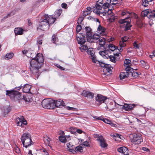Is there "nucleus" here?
<instances>
[{
  "mask_svg": "<svg viewBox=\"0 0 155 155\" xmlns=\"http://www.w3.org/2000/svg\"><path fill=\"white\" fill-rule=\"evenodd\" d=\"M56 19L52 15L49 16L48 15H44L43 20L39 23L38 30L45 31L48 29L50 25L54 23Z\"/></svg>",
  "mask_w": 155,
  "mask_h": 155,
  "instance_id": "obj_1",
  "label": "nucleus"
},
{
  "mask_svg": "<svg viewBox=\"0 0 155 155\" xmlns=\"http://www.w3.org/2000/svg\"><path fill=\"white\" fill-rule=\"evenodd\" d=\"M44 59H31L30 61V69L34 75L38 74L39 70L43 64Z\"/></svg>",
  "mask_w": 155,
  "mask_h": 155,
  "instance_id": "obj_2",
  "label": "nucleus"
},
{
  "mask_svg": "<svg viewBox=\"0 0 155 155\" xmlns=\"http://www.w3.org/2000/svg\"><path fill=\"white\" fill-rule=\"evenodd\" d=\"M6 95L9 97L11 100L15 101H18L19 103H22L23 96L18 91L14 90H6Z\"/></svg>",
  "mask_w": 155,
  "mask_h": 155,
  "instance_id": "obj_3",
  "label": "nucleus"
},
{
  "mask_svg": "<svg viewBox=\"0 0 155 155\" xmlns=\"http://www.w3.org/2000/svg\"><path fill=\"white\" fill-rule=\"evenodd\" d=\"M131 61L128 59H125L124 61V66L126 67V72H121L120 75V78L121 80L123 79L128 77L130 75V71H133V69L131 67Z\"/></svg>",
  "mask_w": 155,
  "mask_h": 155,
  "instance_id": "obj_4",
  "label": "nucleus"
},
{
  "mask_svg": "<svg viewBox=\"0 0 155 155\" xmlns=\"http://www.w3.org/2000/svg\"><path fill=\"white\" fill-rule=\"evenodd\" d=\"M92 61L94 63L98 64L100 67L104 68L103 71L105 75H108L111 74L112 71L111 69V66L110 65L106 64L101 61L97 60V59H92Z\"/></svg>",
  "mask_w": 155,
  "mask_h": 155,
  "instance_id": "obj_5",
  "label": "nucleus"
},
{
  "mask_svg": "<svg viewBox=\"0 0 155 155\" xmlns=\"http://www.w3.org/2000/svg\"><path fill=\"white\" fill-rule=\"evenodd\" d=\"M41 105L45 108L53 109L54 108V101L49 99H45L41 102Z\"/></svg>",
  "mask_w": 155,
  "mask_h": 155,
  "instance_id": "obj_6",
  "label": "nucleus"
},
{
  "mask_svg": "<svg viewBox=\"0 0 155 155\" xmlns=\"http://www.w3.org/2000/svg\"><path fill=\"white\" fill-rule=\"evenodd\" d=\"M131 18L130 17H127L124 19H120L119 21V22L121 24L126 23L124 27V31H127L130 29V28L132 25H130Z\"/></svg>",
  "mask_w": 155,
  "mask_h": 155,
  "instance_id": "obj_7",
  "label": "nucleus"
},
{
  "mask_svg": "<svg viewBox=\"0 0 155 155\" xmlns=\"http://www.w3.org/2000/svg\"><path fill=\"white\" fill-rule=\"evenodd\" d=\"M133 137L131 142L135 144H140L143 141L141 135L140 134H135L132 135Z\"/></svg>",
  "mask_w": 155,
  "mask_h": 155,
  "instance_id": "obj_8",
  "label": "nucleus"
},
{
  "mask_svg": "<svg viewBox=\"0 0 155 155\" xmlns=\"http://www.w3.org/2000/svg\"><path fill=\"white\" fill-rule=\"evenodd\" d=\"M15 120L16 124L18 126L24 127L27 124V121L23 116H21L20 117H17Z\"/></svg>",
  "mask_w": 155,
  "mask_h": 155,
  "instance_id": "obj_9",
  "label": "nucleus"
},
{
  "mask_svg": "<svg viewBox=\"0 0 155 155\" xmlns=\"http://www.w3.org/2000/svg\"><path fill=\"white\" fill-rule=\"evenodd\" d=\"M85 34L79 33L76 36L78 43L80 45L84 44L86 42Z\"/></svg>",
  "mask_w": 155,
  "mask_h": 155,
  "instance_id": "obj_10",
  "label": "nucleus"
},
{
  "mask_svg": "<svg viewBox=\"0 0 155 155\" xmlns=\"http://www.w3.org/2000/svg\"><path fill=\"white\" fill-rule=\"evenodd\" d=\"M107 99V97L104 96L101 94H97V96L95 97L96 103L97 105H100L101 104L104 103Z\"/></svg>",
  "mask_w": 155,
  "mask_h": 155,
  "instance_id": "obj_11",
  "label": "nucleus"
},
{
  "mask_svg": "<svg viewBox=\"0 0 155 155\" xmlns=\"http://www.w3.org/2000/svg\"><path fill=\"white\" fill-rule=\"evenodd\" d=\"M99 2H96L95 7H94L93 8V12L94 13L100 15V10H101L102 8L103 4H100L98 3Z\"/></svg>",
  "mask_w": 155,
  "mask_h": 155,
  "instance_id": "obj_12",
  "label": "nucleus"
},
{
  "mask_svg": "<svg viewBox=\"0 0 155 155\" xmlns=\"http://www.w3.org/2000/svg\"><path fill=\"white\" fill-rule=\"evenodd\" d=\"M85 28L86 31V36L87 40L88 42H92L91 40L92 38L91 28L89 27H86Z\"/></svg>",
  "mask_w": 155,
  "mask_h": 155,
  "instance_id": "obj_13",
  "label": "nucleus"
},
{
  "mask_svg": "<svg viewBox=\"0 0 155 155\" xmlns=\"http://www.w3.org/2000/svg\"><path fill=\"white\" fill-rule=\"evenodd\" d=\"M81 95L89 99H92L94 97V94L92 92L83 90V92L81 94Z\"/></svg>",
  "mask_w": 155,
  "mask_h": 155,
  "instance_id": "obj_14",
  "label": "nucleus"
},
{
  "mask_svg": "<svg viewBox=\"0 0 155 155\" xmlns=\"http://www.w3.org/2000/svg\"><path fill=\"white\" fill-rule=\"evenodd\" d=\"M135 106V104H125L123 107V108L126 110L129 111L133 110Z\"/></svg>",
  "mask_w": 155,
  "mask_h": 155,
  "instance_id": "obj_15",
  "label": "nucleus"
},
{
  "mask_svg": "<svg viewBox=\"0 0 155 155\" xmlns=\"http://www.w3.org/2000/svg\"><path fill=\"white\" fill-rule=\"evenodd\" d=\"M54 107H58L61 108L65 106V104L62 100H59L56 101H54Z\"/></svg>",
  "mask_w": 155,
  "mask_h": 155,
  "instance_id": "obj_16",
  "label": "nucleus"
},
{
  "mask_svg": "<svg viewBox=\"0 0 155 155\" xmlns=\"http://www.w3.org/2000/svg\"><path fill=\"white\" fill-rule=\"evenodd\" d=\"M106 28L101 26L100 24L98 26L97 29V31L98 32H100V35H106L107 34V33L106 32Z\"/></svg>",
  "mask_w": 155,
  "mask_h": 155,
  "instance_id": "obj_17",
  "label": "nucleus"
},
{
  "mask_svg": "<svg viewBox=\"0 0 155 155\" xmlns=\"http://www.w3.org/2000/svg\"><path fill=\"white\" fill-rule=\"evenodd\" d=\"M23 146L26 148H27L28 147L30 146L33 144V142L30 139H28V140H24V141H21Z\"/></svg>",
  "mask_w": 155,
  "mask_h": 155,
  "instance_id": "obj_18",
  "label": "nucleus"
},
{
  "mask_svg": "<svg viewBox=\"0 0 155 155\" xmlns=\"http://www.w3.org/2000/svg\"><path fill=\"white\" fill-rule=\"evenodd\" d=\"M104 10L103 12H100V15H102L103 16H105L107 15H109L112 13V8H108V9H104Z\"/></svg>",
  "mask_w": 155,
  "mask_h": 155,
  "instance_id": "obj_19",
  "label": "nucleus"
},
{
  "mask_svg": "<svg viewBox=\"0 0 155 155\" xmlns=\"http://www.w3.org/2000/svg\"><path fill=\"white\" fill-rule=\"evenodd\" d=\"M88 54L90 55L91 57V58H96V56L95 55V51L92 48H89L87 51Z\"/></svg>",
  "mask_w": 155,
  "mask_h": 155,
  "instance_id": "obj_20",
  "label": "nucleus"
},
{
  "mask_svg": "<svg viewBox=\"0 0 155 155\" xmlns=\"http://www.w3.org/2000/svg\"><path fill=\"white\" fill-rule=\"evenodd\" d=\"M117 151L118 152L123 154L124 155L126 154L128 152V149L125 147H119L117 149Z\"/></svg>",
  "mask_w": 155,
  "mask_h": 155,
  "instance_id": "obj_21",
  "label": "nucleus"
},
{
  "mask_svg": "<svg viewBox=\"0 0 155 155\" xmlns=\"http://www.w3.org/2000/svg\"><path fill=\"white\" fill-rule=\"evenodd\" d=\"M94 118L95 120H102L105 123L108 124H109L110 122V121L107 118H104L102 117H97V116H95L94 117Z\"/></svg>",
  "mask_w": 155,
  "mask_h": 155,
  "instance_id": "obj_22",
  "label": "nucleus"
},
{
  "mask_svg": "<svg viewBox=\"0 0 155 155\" xmlns=\"http://www.w3.org/2000/svg\"><path fill=\"white\" fill-rule=\"evenodd\" d=\"M107 1L110 3L111 7H113L112 5L119 6L121 4V2H119L118 0H107Z\"/></svg>",
  "mask_w": 155,
  "mask_h": 155,
  "instance_id": "obj_23",
  "label": "nucleus"
},
{
  "mask_svg": "<svg viewBox=\"0 0 155 155\" xmlns=\"http://www.w3.org/2000/svg\"><path fill=\"white\" fill-rule=\"evenodd\" d=\"M22 90L24 93H29L31 87V86L28 84H26L23 86Z\"/></svg>",
  "mask_w": 155,
  "mask_h": 155,
  "instance_id": "obj_24",
  "label": "nucleus"
},
{
  "mask_svg": "<svg viewBox=\"0 0 155 155\" xmlns=\"http://www.w3.org/2000/svg\"><path fill=\"white\" fill-rule=\"evenodd\" d=\"M32 101V98L30 95H27L23 96L22 102L24 101L25 102H29Z\"/></svg>",
  "mask_w": 155,
  "mask_h": 155,
  "instance_id": "obj_25",
  "label": "nucleus"
},
{
  "mask_svg": "<svg viewBox=\"0 0 155 155\" xmlns=\"http://www.w3.org/2000/svg\"><path fill=\"white\" fill-rule=\"evenodd\" d=\"M24 30L20 28H15L14 32L15 35H22L23 34Z\"/></svg>",
  "mask_w": 155,
  "mask_h": 155,
  "instance_id": "obj_26",
  "label": "nucleus"
},
{
  "mask_svg": "<svg viewBox=\"0 0 155 155\" xmlns=\"http://www.w3.org/2000/svg\"><path fill=\"white\" fill-rule=\"evenodd\" d=\"M107 48H108V49L112 51L117 50L118 49V47L115 46L114 45L112 44H107Z\"/></svg>",
  "mask_w": 155,
  "mask_h": 155,
  "instance_id": "obj_27",
  "label": "nucleus"
},
{
  "mask_svg": "<svg viewBox=\"0 0 155 155\" xmlns=\"http://www.w3.org/2000/svg\"><path fill=\"white\" fill-rule=\"evenodd\" d=\"M31 138V136L29 133H25L21 136V141H24L28 139Z\"/></svg>",
  "mask_w": 155,
  "mask_h": 155,
  "instance_id": "obj_28",
  "label": "nucleus"
},
{
  "mask_svg": "<svg viewBox=\"0 0 155 155\" xmlns=\"http://www.w3.org/2000/svg\"><path fill=\"white\" fill-rule=\"evenodd\" d=\"M99 141L100 142V146L102 147L105 148L107 146V145L105 143V140L103 137H101V138L99 139Z\"/></svg>",
  "mask_w": 155,
  "mask_h": 155,
  "instance_id": "obj_29",
  "label": "nucleus"
},
{
  "mask_svg": "<svg viewBox=\"0 0 155 155\" xmlns=\"http://www.w3.org/2000/svg\"><path fill=\"white\" fill-rule=\"evenodd\" d=\"M61 12L62 10L61 9H59L58 10L55 12L54 14L52 15L55 18L57 19L61 15Z\"/></svg>",
  "mask_w": 155,
  "mask_h": 155,
  "instance_id": "obj_30",
  "label": "nucleus"
},
{
  "mask_svg": "<svg viewBox=\"0 0 155 155\" xmlns=\"http://www.w3.org/2000/svg\"><path fill=\"white\" fill-rule=\"evenodd\" d=\"M120 48L119 49L118 48V49H117V50L118 51H115L114 53V57L113 58H115L114 57L115 56H117L118 57L119 56L120 54H121L120 53V52H121L123 51V49L122 47H120Z\"/></svg>",
  "mask_w": 155,
  "mask_h": 155,
  "instance_id": "obj_31",
  "label": "nucleus"
},
{
  "mask_svg": "<svg viewBox=\"0 0 155 155\" xmlns=\"http://www.w3.org/2000/svg\"><path fill=\"white\" fill-rule=\"evenodd\" d=\"M102 8H103L104 9H107L108 8H113V7L111 6V5L110 4L109 2H108L107 1L105 3H104L102 5Z\"/></svg>",
  "mask_w": 155,
  "mask_h": 155,
  "instance_id": "obj_32",
  "label": "nucleus"
},
{
  "mask_svg": "<svg viewBox=\"0 0 155 155\" xmlns=\"http://www.w3.org/2000/svg\"><path fill=\"white\" fill-rule=\"evenodd\" d=\"M99 54L103 57H105L106 58H108V57L109 56L107 54V51L104 50V51H100L99 52Z\"/></svg>",
  "mask_w": 155,
  "mask_h": 155,
  "instance_id": "obj_33",
  "label": "nucleus"
},
{
  "mask_svg": "<svg viewBox=\"0 0 155 155\" xmlns=\"http://www.w3.org/2000/svg\"><path fill=\"white\" fill-rule=\"evenodd\" d=\"M130 74V75L131 76L134 78H136L138 77L139 74L137 72H136L134 71L133 69V71H132L131 72H129Z\"/></svg>",
  "mask_w": 155,
  "mask_h": 155,
  "instance_id": "obj_34",
  "label": "nucleus"
},
{
  "mask_svg": "<svg viewBox=\"0 0 155 155\" xmlns=\"http://www.w3.org/2000/svg\"><path fill=\"white\" fill-rule=\"evenodd\" d=\"M130 13L126 9H124L122 11L121 15L123 16L127 15V17H130Z\"/></svg>",
  "mask_w": 155,
  "mask_h": 155,
  "instance_id": "obj_35",
  "label": "nucleus"
},
{
  "mask_svg": "<svg viewBox=\"0 0 155 155\" xmlns=\"http://www.w3.org/2000/svg\"><path fill=\"white\" fill-rule=\"evenodd\" d=\"M79 48L81 51H84L86 50L87 49L88 50V49L87 45L83 44L80 45V47Z\"/></svg>",
  "mask_w": 155,
  "mask_h": 155,
  "instance_id": "obj_36",
  "label": "nucleus"
},
{
  "mask_svg": "<svg viewBox=\"0 0 155 155\" xmlns=\"http://www.w3.org/2000/svg\"><path fill=\"white\" fill-rule=\"evenodd\" d=\"M44 141L46 144L49 145L50 143V141L51 140V139L48 137H45L43 139Z\"/></svg>",
  "mask_w": 155,
  "mask_h": 155,
  "instance_id": "obj_37",
  "label": "nucleus"
},
{
  "mask_svg": "<svg viewBox=\"0 0 155 155\" xmlns=\"http://www.w3.org/2000/svg\"><path fill=\"white\" fill-rule=\"evenodd\" d=\"M100 37V35H99V34H95L92 37V39L93 40L96 41L99 39Z\"/></svg>",
  "mask_w": 155,
  "mask_h": 155,
  "instance_id": "obj_38",
  "label": "nucleus"
},
{
  "mask_svg": "<svg viewBox=\"0 0 155 155\" xmlns=\"http://www.w3.org/2000/svg\"><path fill=\"white\" fill-rule=\"evenodd\" d=\"M59 139L61 142L65 143L66 142V138L64 136H59Z\"/></svg>",
  "mask_w": 155,
  "mask_h": 155,
  "instance_id": "obj_39",
  "label": "nucleus"
},
{
  "mask_svg": "<svg viewBox=\"0 0 155 155\" xmlns=\"http://www.w3.org/2000/svg\"><path fill=\"white\" fill-rule=\"evenodd\" d=\"M14 56V54L12 52L7 53L5 55V58H12Z\"/></svg>",
  "mask_w": 155,
  "mask_h": 155,
  "instance_id": "obj_40",
  "label": "nucleus"
},
{
  "mask_svg": "<svg viewBox=\"0 0 155 155\" xmlns=\"http://www.w3.org/2000/svg\"><path fill=\"white\" fill-rule=\"evenodd\" d=\"M150 10H149L148 11L147 10H145L143 11V12L142 15L143 14V16H147V17H148V16L149 15L150 12Z\"/></svg>",
  "mask_w": 155,
  "mask_h": 155,
  "instance_id": "obj_41",
  "label": "nucleus"
},
{
  "mask_svg": "<svg viewBox=\"0 0 155 155\" xmlns=\"http://www.w3.org/2000/svg\"><path fill=\"white\" fill-rule=\"evenodd\" d=\"M75 150L76 151H79L81 152H82L83 151V149L82 147L80 146H79L76 147L75 148Z\"/></svg>",
  "mask_w": 155,
  "mask_h": 155,
  "instance_id": "obj_42",
  "label": "nucleus"
},
{
  "mask_svg": "<svg viewBox=\"0 0 155 155\" xmlns=\"http://www.w3.org/2000/svg\"><path fill=\"white\" fill-rule=\"evenodd\" d=\"M149 2L147 0H142V5L144 7H146L148 6L149 4Z\"/></svg>",
  "mask_w": 155,
  "mask_h": 155,
  "instance_id": "obj_43",
  "label": "nucleus"
},
{
  "mask_svg": "<svg viewBox=\"0 0 155 155\" xmlns=\"http://www.w3.org/2000/svg\"><path fill=\"white\" fill-rule=\"evenodd\" d=\"M148 18L149 19H151L152 20H155V15H154L151 12H150L148 16Z\"/></svg>",
  "mask_w": 155,
  "mask_h": 155,
  "instance_id": "obj_44",
  "label": "nucleus"
},
{
  "mask_svg": "<svg viewBox=\"0 0 155 155\" xmlns=\"http://www.w3.org/2000/svg\"><path fill=\"white\" fill-rule=\"evenodd\" d=\"M82 29V27L80 25L78 24L77 25L76 27V32L77 34H78V32H80Z\"/></svg>",
  "mask_w": 155,
  "mask_h": 155,
  "instance_id": "obj_45",
  "label": "nucleus"
},
{
  "mask_svg": "<svg viewBox=\"0 0 155 155\" xmlns=\"http://www.w3.org/2000/svg\"><path fill=\"white\" fill-rule=\"evenodd\" d=\"M66 109L67 110H72L74 111H78V109L73 107H71L69 106H68L66 107Z\"/></svg>",
  "mask_w": 155,
  "mask_h": 155,
  "instance_id": "obj_46",
  "label": "nucleus"
},
{
  "mask_svg": "<svg viewBox=\"0 0 155 155\" xmlns=\"http://www.w3.org/2000/svg\"><path fill=\"white\" fill-rule=\"evenodd\" d=\"M71 132L73 134H77L76 129L73 127H71L70 129Z\"/></svg>",
  "mask_w": 155,
  "mask_h": 155,
  "instance_id": "obj_47",
  "label": "nucleus"
},
{
  "mask_svg": "<svg viewBox=\"0 0 155 155\" xmlns=\"http://www.w3.org/2000/svg\"><path fill=\"white\" fill-rule=\"evenodd\" d=\"M84 19V18L82 17H80L77 23L78 25H80V24H81V22L83 21V20Z\"/></svg>",
  "mask_w": 155,
  "mask_h": 155,
  "instance_id": "obj_48",
  "label": "nucleus"
},
{
  "mask_svg": "<svg viewBox=\"0 0 155 155\" xmlns=\"http://www.w3.org/2000/svg\"><path fill=\"white\" fill-rule=\"evenodd\" d=\"M14 150L15 152L18 154L20 153L21 151L20 149L17 146H16L14 148Z\"/></svg>",
  "mask_w": 155,
  "mask_h": 155,
  "instance_id": "obj_49",
  "label": "nucleus"
},
{
  "mask_svg": "<svg viewBox=\"0 0 155 155\" xmlns=\"http://www.w3.org/2000/svg\"><path fill=\"white\" fill-rule=\"evenodd\" d=\"M133 45L134 48L136 49H139L140 46L137 43L136 41H135L133 43Z\"/></svg>",
  "mask_w": 155,
  "mask_h": 155,
  "instance_id": "obj_50",
  "label": "nucleus"
},
{
  "mask_svg": "<svg viewBox=\"0 0 155 155\" xmlns=\"http://www.w3.org/2000/svg\"><path fill=\"white\" fill-rule=\"evenodd\" d=\"M57 38H55V36L54 34L52 36V42L53 43L56 44V41L57 39Z\"/></svg>",
  "mask_w": 155,
  "mask_h": 155,
  "instance_id": "obj_51",
  "label": "nucleus"
},
{
  "mask_svg": "<svg viewBox=\"0 0 155 155\" xmlns=\"http://www.w3.org/2000/svg\"><path fill=\"white\" fill-rule=\"evenodd\" d=\"M41 57L42 58H43V56L42 54L40 53H38L36 55V56L33 58H38Z\"/></svg>",
  "mask_w": 155,
  "mask_h": 155,
  "instance_id": "obj_52",
  "label": "nucleus"
},
{
  "mask_svg": "<svg viewBox=\"0 0 155 155\" xmlns=\"http://www.w3.org/2000/svg\"><path fill=\"white\" fill-rule=\"evenodd\" d=\"M89 14H90V12L87 11L85 10V11H83L82 13V15L84 16H86L87 15Z\"/></svg>",
  "mask_w": 155,
  "mask_h": 155,
  "instance_id": "obj_53",
  "label": "nucleus"
},
{
  "mask_svg": "<svg viewBox=\"0 0 155 155\" xmlns=\"http://www.w3.org/2000/svg\"><path fill=\"white\" fill-rule=\"evenodd\" d=\"M82 145L86 147H90L89 142L87 141H84Z\"/></svg>",
  "mask_w": 155,
  "mask_h": 155,
  "instance_id": "obj_54",
  "label": "nucleus"
},
{
  "mask_svg": "<svg viewBox=\"0 0 155 155\" xmlns=\"http://www.w3.org/2000/svg\"><path fill=\"white\" fill-rule=\"evenodd\" d=\"M10 111V108L9 107L6 108L4 109V113L5 115L8 114Z\"/></svg>",
  "mask_w": 155,
  "mask_h": 155,
  "instance_id": "obj_55",
  "label": "nucleus"
},
{
  "mask_svg": "<svg viewBox=\"0 0 155 155\" xmlns=\"http://www.w3.org/2000/svg\"><path fill=\"white\" fill-rule=\"evenodd\" d=\"M94 136L95 138H97V140L98 141H99V139L101 138V137H103L102 136H99L97 134H94Z\"/></svg>",
  "mask_w": 155,
  "mask_h": 155,
  "instance_id": "obj_56",
  "label": "nucleus"
},
{
  "mask_svg": "<svg viewBox=\"0 0 155 155\" xmlns=\"http://www.w3.org/2000/svg\"><path fill=\"white\" fill-rule=\"evenodd\" d=\"M124 42L121 40V41L120 42V47H124L125 46L126 44L124 43Z\"/></svg>",
  "mask_w": 155,
  "mask_h": 155,
  "instance_id": "obj_57",
  "label": "nucleus"
},
{
  "mask_svg": "<svg viewBox=\"0 0 155 155\" xmlns=\"http://www.w3.org/2000/svg\"><path fill=\"white\" fill-rule=\"evenodd\" d=\"M128 38L126 36H124V37H122L121 38V40L123 41L124 42H126L128 40Z\"/></svg>",
  "mask_w": 155,
  "mask_h": 155,
  "instance_id": "obj_58",
  "label": "nucleus"
},
{
  "mask_svg": "<svg viewBox=\"0 0 155 155\" xmlns=\"http://www.w3.org/2000/svg\"><path fill=\"white\" fill-rule=\"evenodd\" d=\"M145 68V69H148L149 68V66L148 64L146 62L145 63V64L143 66Z\"/></svg>",
  "mask_w": 155,
  "mask_h": 155,
  "instance_id": "obj_59",
  "label": "nucleus"
},
{
  "mask_svg": "<svg viewBox=\"0 0 155 155\" xmlns=\"http://www.w3.org/2000/svg\"><path fill=\"white\" fill-rule=\"evenodd\" d=\"M76 132L80 134H81L83 133H85L84 132H83L80 129H76Z\"/></svg>",
  "mask_w": 155,
  "mask_h": 155,
  "instance_id": "obj_60",
  "label": "nucleus"
},
{
  "mask_svg": "<svg viewBox=\"0 0 155 155\" xmlns=\"http://www.w3.org/2000/svg\"><path fill=\"white\" fill-rule=\"evenodd\" d=\"M87 11H89L90 12V13L91 11L92 10V9L90 7H88L86 9V10Z\"/></svg>",
  "mask_w": 155,
  "mask_h": 155,
  "instance_id": "obj_61",
  "label": "nucleus"
},
{
  "mask_svg": "<svg viewBox=\"0 0 155 155\" xmlns=\"http://www.w3.org/2000/svg\"><path fill=\"white\" fill-rule=\"evenodd\" d=\"M61 7L62 8H66L67 7V5L65 3H63L61 4Z\"/></svg>",
  "mask_w": 155,
  "mask_h": 155,
  "instance_id": "obj_62",
  "label": "nucleus"
},
{
  "mask_svg": "<svg viewBox=\"0 0 155 155\" xmlns=\"http://www.w3.org/2000/svg\"><path fill=\"white\" fill-rule=\"evenodd\" d=\"M57 68H58L61 70H64V68L62 67L61 66L57 64Z\"/></svg>",
  "mask_w": 155,
  "mask_h": 155,
  "instance_id": "obj_63",
  "label": "nucleus"
},
{
  "mask_svg": "<svg viewBox=\"0 0 155 155\" xmlns=\"http://www.w3.org/2000/svg\"><path fill=\"white\" fill-rule=\"evenodd\" d=\"M111 126L113 127H116L117 126V125L113 122H112L110 121V124H109Z\"/></svg>",
  "mask_w": 155,
  "mask_h": 155,
  "instance_id": "obj_64",
  "label": "nucleus"
}]
</instances>
